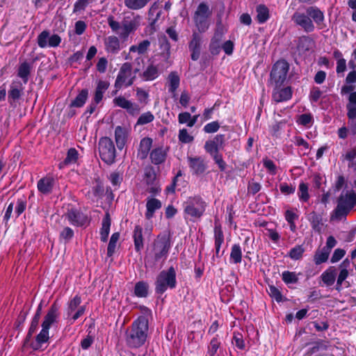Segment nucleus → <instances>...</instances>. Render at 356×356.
<instances>
[{"label":"nucleus","instance_id":"nucleus-19","mask_svg":"<svg viewBox=\"0 0 356 356\" xmlns=\"http://www.w3.org/2000/svg\"><path fill=\"white\" fill-rule=\"evenodd\" d=\"M306 13L309 16L310 19L314 22L318 29H322L325 26V16L323 11H321L316 6H309L305 8Z\"/></svg>","mask_w":356,"mask_h":356},{"label":"nucleus","instance_id":"nucleus-49","mask_svg":"<svg viewBox=\"0 0 356 356\" xmlns=\"http://www.w3.org/2000/svg\"><path fill=\"white\" fill-rule=\"evenodd\" d=\"M119 238L120 234L118 232H115L111 235L107 248V255L108 257H112L113 254H114L116 248V245Z\"/></svg>","mask_w":356,"mask_h":356},{"label":"nucleus","instance_id":"nucleus-63","mask_svg":"<svg viewBox=\"0 0 356 356\" xmlns=\"http://www.w3.org/2000/svg\"><path fill=\"white\" fill-rule=\"evenodd\" d=\"M90 3L89 0H77L74 5L73 13H77L85 10Z\"/></svg>","mask_w":356,"mask_h":356},{"label":"nucleus","instance_id":"nucleus-13","mask_svg":"<svg viewBox=\"0 0 356 356\" xmlns=\"http://www.w3.org/2000/svg\"><path fill=\"white\" fill-rule=\"evenodd\" d=\"M293 23L301 27L305 32L310 33L314 31L315 26L314 22L309 16L299 8L296 10L291 17Z\"/></svg>","mask_w":356,"mask_h":356},{"label":"nucleus","instance_id":"nucleus-9","mask_svg":"<svg viewBox=\"0 0 356 356\" xmlns=\"http://www.w3.org/2000/svg\"><path fill=\"white\" fill-rule=\"evenodd\" d=\"M211 14V12L205 3H200L193 17L195 26L199 32H205L209 29L210 25L209 17Z\"/></svg>","mask_w":356,"mask_h":356},{"label":"nucleus","instance_id":"nucleus-22","mask_svg":"<svg viewBox=\"0 0 356 356\" xmlns=\"http://www.w3.org/2000/svg\"><path fill=\"white\" fill-rule=\"evenodd\" d=\"M105 50L108 54H116L120 49V42L119 38L115 35H110L106 37L104 41Z\"/></svg>","mask_w":356,"mask_h":356},{"label":"nucleus","instance_id":"nucleus-11","mask_svg":"<svg viewBox=\"0 0 356 356\" xmlns=\"http://www.w3.org/2000/svg\"><path fill=\"white\" fill-rule=\"evenodd\" d=\"M289 70V63L284 60L277 61L270 72V82L276 86H280L285 81Z\"/></svg>","mask_w":356,"mask_h":356},{"label":"nucleus","instance_id":"nucleus-12","mask_svg":"<svg viewBox=\"0 0 356 356\" xmlns=\"http://www.w3.org/2000/svg\"><path fill=\"white\" fill-rule=\"evenodd\" d=\"M61 38L57 34H51L48 30L42 31L37 38V43L40 48L57 47L61 42Z\"/></svg>","mask_w":356,"mask_h":356},{"label":"nucleus","instance_id":"nucleus-2","mask_svg":"<svg viewBox=\"0 0 356 356\" xmlns=\"http://www.w3.org/2000/svg\"><path fill=\"white\" fill-rule=\"evenodd\" d=\"M107 22L112 31L118 34L120 38L125 40L140 26V17H126L120 23L113 16L110 15L107 18Z\"/></svg>","mask_w":356,"mask_h":356},{"label":"nucleus","instance_id":"nucleus-53","mask_svg":"<svg viewBox=\"0 0 356 356\" xmlns=\"http://www.w3.org/2000/svg\"><path fill=\"white\" fill-rule=\"evenodd\" d=\"M220 346V341L218 337V336H216L213 337L208 346V350L207 353L210 356H214L218 351V349Z\"/></svg>","mask_w":356,"mask_h":356},{"label":"nucleus","instance_id":"nucleus-7","mask_svg":"<svg viewBox=\"0 0 356 356\" xmlns=\"http://www.w3.org/2000/svg\"><path fill=\"white\" fill-rule=\"evenodd\" d=\"M171 248L170 237L167 235L159 236L153 244V257L155 262L165 261Z\"/></svg>","mask_w":356,"mask_h":356},{"label":"nucleus","instance_id":"nucleus-58","mask_svg":"<svg viewBox=\"0 0 356 356\" xmlns=\"http://www.w3.org/2000/svg\"><path fill=\"white\" fill-rule=\"evenodd\" d=\"M26 200L25 198H19L17 200L16 206H15V218L19 217L26 209Z\"/></svg>","mask_w":356,"mask_h":356},{"label":"nucleus","instance_id":"nucleus-15","mask_svg":"<svg viewBox=\"0 0 356 356\" xmlns=\"http://www.w3.org/2000/svg\"><path fill=\"white\" fill-rule=\"evenodd\" d=\"M187 161L193 175H202L207 168V163L202 156H188Z\"/></svg>","mask_w":356,"mask_h":356},{"label":"nucleus","instance_id":"nucleus-56","mask_svg":"<svg viewBox=\"0 0 356 356\" xmlns=\"http://www.w3.org/2000/svg\"><path fill=\"white\" fill-rule=\"evenodd\" d=\"M154 115L150 111H147L140 115L137 120L136 124L144 125L152 122L154 120Z\"/></svg>","mask_w":356,"mask_h":356},{"label":"nucleus","instance_id":"nucleus-20","mask_svg":"<svg viewBox=\"0 0 356 356\" xmlns=\"http://www.w3.org/2000/svg\"><path fill=\"white\" fill-rule=\"evenodd\" d=\"M350 261L346 258L338 266V276L337 279V289L339 290L346 279L349 276Z\"/></svg>","mask_w":356,"mask_h":356},{"label":"nucleus","instance_id":"nucleus-38","mask_svg":"<svg viewBox=\"0 0 356 356\" xmlns=\"http://www.w3.org/2000/svg\"><path fill=\"white\" fill-rule=\"evenodd\" d=\"M109 86V83L107 81H99L97 83V86L95 90V102L96 104H99L102 98L104 93L106 92V90L108 89Z\"/></svg>","mask_w":356,"mask_h":356},{"label":"nucleus","instance_id":"nucleus-52","mask_svg":"<svg viewBox=\"0 0 356 356\" xmlns=\"http://www.w3.org/2000/svg\"><path fill=\"white\" fill-rule=\"evenodd\" d=\"M78 152L74 148H70L67 154V156L63 161V164L65 165H71L74 164L77 161L78 159Z\"/></svg>","mask_w":356,"mask_h":356},{"label":"nucleus","instance_id":"nucleus-37","mask_svg":"<svg viewBox=\"0 0 356 356\" xmlns=\"http://www.w3.org/2000/svg\"><path fill=\"white\" fill-rule=\"evenodd\" d=\"M257 20L259 24L265 23L270 17L268 8L264 4H259L256 8Z\"/></svg>","mask_w":356,"mask_h":356},{"label":"nucleus","instance_id":"nucleus-33","mask_svg":"<svg viewBox=\"0 0 356 356\" xmlns=\"http://www.w3.org/2000/svg\"><path fill=\"white\" fill-rule=\"evenodd\" d=\"M111 220L108 212H106L102 220V228L100 229V238L103 242H106L110 232Z\"/></svg>","mask_w":356,"mask_h":356},{"label":"nucleus","instance_id":"nucleus-32","mask_svg":"<svg viewBox=\"0 0 356 356\" xmlns=\"http://www.w3.org/2000/svg\"><path fill=\"white\" fill-rule=\"evenodd\" d=\"M159 75V68L156 65L151 63L140 74L141 77L145 81H153L156 79Z\"/></svg>","mask_w":356,"mask_h":356},{"label":"nucleus","instance_id":"nucleus-21","mask_svg":"<svg viewBox=\"0 0 356 356\" xmlns=\"http://www.w3.org/2000/svg\"><path fill=\"white\" fill-rule=\"evenodd\" d=\"M55 184L54 179L51 176L41 178L37 184L38 190L43 195L50 194Z\"/></svg>","mask_w":356,"mask_h":356},{"label":"nucleus","instance_id":"nucleus-30","mask_svg":"<svg viewBox=\"0 0 356 356\" xmlns=\"http://www.w3.org/2000/svg\"><path fill=\"white\" fill-rule=\"evenodd\" d=\"M161 202L156 198L148 199L146 203L147 211L145 217L147 219H151L154 216V212L161 207Z\"/></svg>","mask_w":356,"mask_h":356},{"label":"nucleus","instance_id":"nucleus-55","mask_svg":"<svg viewBox=\"0 0 356 356\" xmlns=\"http://www.w3.org/2000/svg\"><path fill=\"white\" fill-rule=\"evenodd\" d=\"M178 138L182 143H190L194 140V137L188 133L186 129H181L179 131Z\"/></svg>","mask_w":356,"mask_h":356},{"label":"nucleus","instance_id":"nucleus-51","mask_svg":"<svg viewBox=\"0 0 356 356\" xmlns=\"http://www.w3.org/2000/svg\"><path fill=\"white\" fill-rule=\"evenodd\" d=\"M149 0H124L125 5L130 9L138 10L143 8Z\"/></svg>","mask_w":356,"mask_h":356},{"label":"nucleus","instance_id":"nucleus-54","mask_svg":"<svg viewBox=\"0 0 356 356\" xmlns=\"http://www.w3.org/2000/svg\"><path fill=\"white\" fill-rule=\"evenodd\" d=\"M305 249L302 245H296L291 249L289 257L293 260H298L302 257Z\"/></svg>","mask_w":356,"mask_h":356},{"label":"nucleus","instance_id":"nucleus-60","mask_svg":"<svg viewBox=\"0 0 356 356\" xmlns=\"http://www.w3.org/2000/svg\"><path fill=\"white\" fill-rule=\"evenodd\" d=\"M204 149L206 152L211 156L216 155V154H218L220 150L218 147H217V145H216L211 140L206 141L204 144Z\"/></svg>","mask_w":356,"mask_h":356},{"label":"nucleus","instance_id":"nucleus-34","mask_svg":"<svg viewBox=\"0 0 356 356\" xmlns=\"http://www.w3.org/2000/svg\"><path fill=\"white\" fill-rule=\"evenodd\" d=\"M135 250L139 252L143 248V228L140 225H136L133 233Z\"/></svg>","mask_w":356,"mask_h":356},{"label":"nucleus","instance_id":"nucleus-28","mask_svg":"<svg viewBox=\"0 0 356 356\" xmlns=\"http://www.w3.org/2000/svg\"><path fill=\"white\" fill-rule=\"evenodd\" d=\"M49 330L45 327H42V330L37 335L35 342L31 344L33 350H38L42 348L43 343H47L49 339Z\"/></svg>","mask_w":356,"mask_h":356},{"label":"nucleus","instance_id":"nucleus-26","mask_svg":"<svg viewBox=\"0 0 356 356\" xmlns=\"http://www.w3.org/2000/svg\"><path fill=\"white\" fill-rule=\"evenodd\" d=\"M58 316V307L56 304H53L44 316V319L42 323V327H45L49 329L51 325L56 321Z\"/></svg>","mask_w":356,"mask_h":356},{"label":"nucleus","instance_id":"nucleus-1","mask_svg":"<svg viewBox=\"0 0 356 356\" xmlns=\"http://www.w3.org/2000/svg\"><path fill=\"white\" fill-rule=\"evenodd\" d=\"M148 331V321L144 316L138 317L132 323L130 330L126 333V343L131 348L142 346L147 339Z\"/></svg>","mask_w":356,"mask_h":356},{"label":"nucleus","instance_id":"nucleus-10","mask_svg":"<svg viewBox=\"0 0 356 356\" xmlns=\"http://www.w3.org/2000/svg\"><path fill=\"white\" fill-rule=\"evenodd\" d=\"M25 84L20 81H13L8 90V102L13 108L19 106L24 98Z\"/></svg>","mask_w":356,"mask_h":356},{"label":"nucleus","instance_id":"nucleus-44","mask_svg":"<svg viewBox=\"0 0 356 356\" xmlns=\"http://www.w3.org/2000/svg\"><path fill=\"white\" fill-rule=\"evenodd\" d=\"M168 82H169V92L172 93H175L176 90L179 88V76L177 74V72H172L168 76Z\"/></svg>","mask_w":356,"mask_h":356},{"label":"nucleus","instance_id":"nucleus-27","mask_svg":"<svg viewBox=\"0 0 356 356\" xmlns=\"http://www.w3.org/2000/svg\"><path fill=\"white\" fill-rule=\"evenodd\" d=\"M152 138L146 137L141 139L138 149V157L141 160L146 159L152 147Z\"/></svg>","mask_w":356,"mask_h":356},{"label":"nucleus","instance_id":"nucleus-25","mask_svg":"<svg viewBox=\"0 0 356 356\" xmlns=\"http://www.w3.org/2000/svg\"><path fill=\"white\" fill-rule=\"evenodd\" d=\"M274 89L273 92V99L276 102H284L290 99L292 96V92L290 87H286L282 89L278 88Z\"/></svg>","mask_w":356,"mask_h":356},{"label":"nucleus","instance_id":"nucleus-36","mask_svg":"<svg viewBox=\"0 0 356 356\" xmlns=\"http://www.w3.org/2000/svg\"><path fill=\"white\" fill-rule=\"evenodd\" d=\"M242 261V250L239 244H234L231 248L229 262L234 264H240Z\"/></svg>","mask_w":356,"mask_h":356},{"label":"nucleus","instance_id":"nucleus-16","mask_svg":"<svg viewBox=\"0 0 356 356\" xmlns=\"http://www.w3.org/2000/svg\"><path fill=\"white\" fill-rule=\"evenodd\" d=\"M151 42L149 40H143L136 44L131 45L129 48V53L125 56V60H132L134 55L145 56L149 50Z\"/></svg>","mask_w":356,"mask_h":356},{"label":"nucleus","instance_id":"nucleus-41","mask_svg":"<svg viewBox=\"0 0 356 356\" xmlns=\"http://www.w3.org/2000/svg\"><path fill=\"white\" fill-rule=\"evenodd\" d=\"M149 285L147 282L141 281L136 284L134 288V294L138 298H145L147 296Z\"/></svg>","mask_w":356,"mask_h":356},{"label":"nucleus","instance_id":"nucleus-62","mask_svg":"<svg viewBox=\"0 0 356 356\" xmlns=\"http://www.w3.org/2000/svg\"><path fill=\"white\" fill-rule=\"evenodd\" d=\"M268 293L269 296L274 298L277 302H281L282 300L281 292L275 286H269Z\"/></svg>","mask_w":356,"mask_h":356},{"label":"nucleus","instance_id":"nucleus-31","mask_svg":"<svg viewBox=\"0 0 356 356\" xmlns=\"http://www.w3.org/2000/svg\"><path fill=\"white\" fill-rule=\"evenodd\" d=\"M336 268L334 266H330L321 275V278L327 286H332L336 279Z\"/></svg>","mask_w":356,"mask_h":356},{"label":"nucleus","instance_id":"nucleus-47","mask_svg":"<svg viewBox=\"0 0 356 356\" xmlns=\"http://www.w3.org/2000/svg\"><path fill=\"white\" fill-rule=\"evenodd\" d=\"M296 122L298 124L311 127L314 123V118L311 113H303L298 116Z\"/></svg>","mask_w":356,"mask_h":356},{"label":"nucleus","instance_id":"nucleus-35","mask_svg":"<svg viewBox=\"0 0 356 356\" xmlns=\"http://www.w3.org/2000/svg\"><path fill=\"white\" fill-rule=\"evenodd\" d=\"M346 108L348 118H356V92H353L349 95Z\"/></svg>","mask_w":356,"mask_h":356},{"label":"nucleus","instance_id":"nucleus-59","mask_svg":"<svg viewBox=\"0 0 356 356\" xmlns=\"http://www.w3.org/2000/svg\"><path fill=\"white\" fill-rule=\"evenodd\" d=\"M232 343L240 350H243L245 348V343L243 336L238 332L234 333Z\"/></svg>","mask_w":356,"mask_h":356},{"label":"nucleus","instance_id":"nucleus-23","mask_svg":"<svg viewBox=\"0 0 356 356\" xmlns=\"http://www.w3.org/2000/svg\"><path fill=\"white\" fill-rule=\"evenodd\" d=\"M200 35L197 33H193L192 35V39L188 44L189 50L191 51V58L193 60H197L200 58Z\"/></svg>","mask_w":356,"mask_h":356},{"label":"nucleus","instance_id":"nucleus-50","mask_svg":"<svg viewBox=\"0 0 356 356\" xmlns=\"http://www.w3.org/2000/svg\"><path fill=\"white\" fill-rule=\"evenodd\" d=\"M81 302V297L75 296L69 302L67 310V316L70 317L78 308Z\"/></svg>","mask_w":356,"mask_h":356},{"label":"nucleus","instance_id":"nucleus-48","mask_svg":"<svg viewBox=\"0 0 356 356\" xmlns=\"http://www.w3.org/2000/svg\"><path fill=\"white\" fill-rule=\"evenodd\" d=\"M282 280L286 284H296L298 281V274L296 272L285 270L282 274Z\"/></svg>","mask_w":356,"mask_h":356},{"label":"nucleus","instance_id":"nucleus-24","mask_svg":"<svg viewBox=\"0 0 356 356\" xmlns=\"http://www.w3.org/2000/svg\"><path fill=\"white\" fill-rule=\"evenodd\" d=\"M214 241L216 257H220L224 253V251L222 252V254L220 253L221 245L224 243V234L220 225L217 223H215L214 227Z\"/></svg>","mask_w":356,"mask_h":356},{"label":"nucleus","instance_id":"nucleus-61","mask_svg":"<svg viewBox=\"0 0 356 356\" xmlns=\"http://www.w3.org/2000/svg\"><path fill=\"white\" fill-rule=\"evenodd\" d=\"M136 97L138 101L143 104H147L148 102L149 94L142 88L136 89Z\"/></svg>","mask_w":356,"mask_h":356},{"label":"nucleus","instance_id":"nucleus-45","mask_svg":"<svg viewBox=\"0 0 356 356\" xmlns=\"http://www.w3.org/2000/svg\"><path fill=\"white\" fill-rule=\"evenodd\" d=\"M298 195L301 202H307L309 199L308 185L304 182H301L298 186Z\"/></svg>","mask_w":356,"mask_h":356},{"label":"nucleus","instance_id":"nucleus-5","mask_svg":"<svg viewBox=\"0 0 356 356\" xmlns=\"http://www.w3.org/2000/svg\"><path fill=\"white\" fill-rule=\"evenodd\" d=\"M140 71V67H136L133 71L130 63H124L122 65L115 81V87L120 89L131 86L136 79V74Z\"/></svg>","mask_w":356,"mask_h":356},{"label":"nucleus","instance_id":"nucleus-40","mask_svg":"<svg viewBox=\"0 0 356 356\" xmlns=\"http://www.w3.org/2000/svg\"><path fill=\"white\" fill-rule=\"evenodd\" d=\"M330 252L325 248L316 250L314 256V261L315 264L319 265L327 261Z\"/></svg>","mask_w":356,"mask_h":356},{"label":"nucleus","instance_id":"nucleus-64","mask_svg":"<svg viewBox=\"0 0 356 356\" xmlns=\"http://www.w3.org/2000/svg\"><path fill=\"white\" fill-rule=\"evenodd\" d=\"M220 128V124L218 122L213 121L207 124L204 127V131L206 133L211 134L216 132Z\"/></svg>","mask_w":356,"mask_h":356},{"label":"nucleus","instance_id":"nucleus-43","mask_svg":"<svg viewBox=\"0 0 356 356\" xmlns=\"http://www.w3.org/2000/svg\"><path fill=\"white\" fill-rule=\"evenodd\" d=\"M31 67V65L26 62L22 63L19 67L17 74L18 76L22 79L24 84L28 82Z\"/></svg>","mask_w":356,"mask_h":356},{"label":"nucleus","instance_id":"nucleus-46","mask_svg":"<svg viewBox=\"0 0 356 356\" xmlns=\"http://www.w3.org/2000/svg\"><path fill=\"white\" fill-rule=\"evenodd\" d=\"M88 90H82L71 103V106L81 107L85 104L88 97Z\"/></svg>","mask_w":356,"mask_h":356},{"label":"nucleus","instance_id":"nucleus-39","mask_svg":"<svg viewBox=\"0 0 356 356\" xmlns=\"http://www.w3.org/2000/svg\"><path fill=\"white\" fill-rule=\"evenodd\" d=\"M40 312H41V308L39 307L34 317L32 319L31 326L29 330V332L26 337L25 343H27L29 341L32 334L37 330L38 323H39V320L40 318Z\"/></svg>","mask_w":356,"mask_h":356},{"label":"nucleus","instance_id":"nucleus-4","mask_svg":"<svg viewBox=\"0 0 356 356\" xmlns=\"http://www.w3.org/2000/svg\"><path fill=\"white\" fill-rule=\"evenodd\" d=\"M183 207L185 218H190L195 220L204 215L207 204L202 197L195 195L188 197L183 203Z\"/></svg>","mask_w":356,"mask_h":356},{"label":"nucleus","instance_id":"nucleus-17","mask_svg":"<svg viewBox=\"0 0 356 356\" xmlns=\"http://www.w3.org/2000/svg\"><path fill=\"white\" fill-rule=\"evenodd\" d=\"M113 103L117 106L125 109L129 115L133 116L137 115L140 111L138 104L132 102L122 96L114 98Z\"/></svg>","mask_w":356,"mask_h":356},{"label":"nucleus","instance_id":"nucleus-14","mask_svg":"<svg viewBox=\"0 0 356 356\" xmlns=\"http://www.w3.org/2000/svg\"><path fill=\"white\" fill-rule=\"evenodd\" d=\"M64 216L74 226L83 227L88 225L90 223L88 216L78 209H70L65 213Z\"/></svg>","mask_w":356,"mask_h":356},{"label":"nucleus","instance_id":"nucleus-6","mask_svg":"<svg viewBox=\"0 0 356 356\" xmlns=\"http://www.w3.org/2000/svg\"><path fill=\"white\" fill-rule=\"evenodd\" d=\"M176 272L173 267H170L167 270H162L158 275L155 282V291L162 294L168 288L174 289L176 286Z\"/></svg>","mask_w":356,"mask_h":356},{"label":"nucleus","instance_id":"nucleus-18","mask_svg":"<svg viewBox=\"0 0 356 356\" xmlns=\"http://www.w3.org/2000/svg\"><path fill=\"white\" fill-rule=\"evenodd\" d=\"M130 132L131 128L129 126H117L115 127L114 131L115 140L119 149H122L125 146Z\"/></svg>","mask_w":356,"mask_h":356},{"label":"nucleus","instance_id":"nucleus-42","mask_svg":"<svg viewBox=\"0 0 356 356\" xmlns=\"http://www.w3.org/2000/svg\"><path fill=\"white\" fill-rule=\"evenodd\" d=\"M293 142L296 146L300 147V154L307 155L309 153L310 147L309 143L300 136H294Z\"/></svg>","mask_w":356,"mask_h":356},{"label":"nucleus","instance_id":"nucleus-29","mask_svg":"<svg viewBox=\"0 0 356 356\" xmlns=\"http://www.w3.org/2000/svg\"><path fill=\"white\" fill-rule=\"evenodd\" d=\"M167 152L163 147H156L150 152V159L154 165L163 163L166 159Z\"/></svg>","mask_w":356,"mask_h":356},{"label":"nucleus","instance_id":"nucleus-3","mask_svg":"<svg viewBox=\"0 0 356 356\" xmlns=\"http://www.w3.org/2000/svg\"><path fill=\"white\" fill-rule=\"evenodd\" d=\"M355 207H356V193L352 190L341 193L337 199V205L331 213L330 220H341Z\"/></svg>","mask_w":356,"mask_h":356},{"label":"nucleus","instance_id":"nucleus-57","mask_svg":"<svg viewBox=\"0 0 356 356\" xmlns=\"http://www.w3.org/2000/svg\"><path fill=\"white\" fill-rule=\"evenodd\" d=\"M74 236V231L69 227H65L60 233L59 238L65 243L69 242Z\"/></svg>","mask_w":356,"mask_h":356},{"label":"nucleus","instance_id":"nucleus-8","mask_svg":"<svg viewBox=\"0 0 356 356\" xmlns=\"http://www.w3.org/2000/svg\"><path fill=\"white\" fill-rule=\"evenodd\" d=\"M99 153L103 161L107 164H112L115 161L116 151L113 140L108 137H103L99 139Z\"/></svg>","mask_w":356,"mask_h":356}]
</instances>
